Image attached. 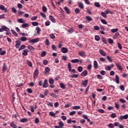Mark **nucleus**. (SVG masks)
<instances>
[{
    "label": "nucleus",
    "instance_id": "c03bdc74",
    "mask_svg": "<svg viewBox=\"0 0 128 128\" xmlns=\"http://www.w3.org/2000/svg\"><path fill=\"white\" fill-rule=\"evenodd\" d=\"M110 30L112 32L114 33V32H118V29L114 28V29H112Z\"/></svg>",
    "mask_w": 128,
    "mask_h": 128
},
{
    "label": "nucleus",
    "instance_id": "20e7f679",
    "mask_svg": "<svg viewBox=\"0 0 128 128\" xmlns=\"http://www.w3.org/2000/svg\"><path fill=\"white\" fill-rule=\"evenodd\" d=\"M36 33L34 34V36H38V34H40V32H42V30L40 27H36Z\"/></svg>",
    "mask_w": 128,
    "mask_h": 128
},
{
    "label": "nucleus",
    "instance_id": "6ab92c4d",
    "mask_svg": "<svg viewBox=\"0 0 128 128\" xmlns=\"http://www.w3.org/2000/svg\"><path fill=\"white\" fill-rule=\"evenodd\" d=\"M99 52H100V54H102V56H106V53L104 52L102 50L100 49L99 50Z\"/></svg>",
    "mask_w": 128,
    "mask_h": 128
},
{
    "label": "nucleus",
    "instance_id": "b1692460",
    "mask_svg": "<svg viewBox=\"0 0 128 128\" xmlns=\"http://www.w3.org/2000/svg\"><path fill=\"white\" fill-rule=\"evenodd\" d=\"M116 82L117 84H120V77H118V76L116 75Z\"/></svg>",
    "mask_w": 128,
    "mask_h": 128
},
{
    "label": "nucleus",
    "instance_id": "e433bc0d",
    "mask_svg": "<svg viewBox=\"0 0 128 128\" xmlns=\"http://www.w3.org/2000/svg\"><path fill=\"white\" fill-rule=\"evenodd\" d=\"M80 8H76L75 10H74V12L76 14H80Z\"/></svg>",
    "mask_w": 128,
    "mask_h": 128
},
{
    "label": "nucleus",
    "instance_id": "4468645a",
    "mask_svg": "<svg viewBox=\"0 0 128 128\" xmlns=\"http://www.w3.org/2000/svg\"><path fill=\"white\" fill-rule=\"evenodd\" d=\"M0 10H4V12H8V10H6V8L4 5H0Z\"/></svg>",
    "mask_w": 128,
    "mask_h": 128
},
{
    "label": "nucleus",
    "instance_id": "052dcab7",
    "mask_svg": "<svg viewBox=\"0 0 128 128\" xmlns=\"http://www.w3.org/2000/svg\"><path fill=\"white\" fill-rule=\"evenodd\" d=\"M46 51H44L41 54V56L42 57L46 56Z\"/></svg>",
    "mask_w": 128,
    "mask_h": 128
},
{
    "label": "nucleus",
    "instance_id": "aec40b11",
    "mask_svg": "<svg viewBox=\"0 0 128 128\" xmlns=\"http://www.w3.org/2000/svg\"><path fill=\"white\" fill-rule=\"evenodd\" d=\"M28 121V119L26 118H22L20 120V122H26Z\"/></svg>",
    "mask_w": 128,
    "mask_h": 128
},
{
    "label": "nucleus",
    "instance_id": "5fc2aeb1",
    "mask_svg": "<svg viewBox=\"0 0 128 128\" xmlns=\"http://www.w3.org/2000/svg\"><path fill=\"white\" fill-rule=\"evenodd\" d=\"M45 44H46V46H50V40H48V39H46L45 41Z\"/></svg>",
    "mask_w": 128,
    "mask_h": 128
},
{
    "label": "nucleus",
    "instance_id": "9b49d317",
    "mask_svg": "<svg viewBox=\"0 0 128 128\" xmlns=\"http://www.w3.org/2000/svg\"><path fill=\"white\" fill-rule=\"evenodd\" d=\"M60 50H61L62 52H63V54H66V52H68V48H64V47L61 48Z\"/></svg>",
    "mask_w": 128,
    "mask_h": 128
},
{
    "label": "nucleus",
    "instance_id": "49530a36",
    "mask_svg": "<svg viewBox=\"0 0 128 128\" xmlns=\"http://www.w3.org/2000/svg\"><path fill=\"white\" fill-rule=\"evenodd\" d=\"M94 6H96V8H100V3L98 2H96L94 3Z\"/></svg>",
    "mask_w": 128,
    "mask_h": 128
},
{
    "label": "nucleus",
    "instance_id": "f8f14e48",
    "mask_svg": "<svg viewBox=\"0 0 128 128\" xmlns=\"http://www.w3.org/2000/svg\"><path fill=\"white\" fill-rule=\"evenodd\" d=\"M88 76V71L85 70L80 74L81 76Z\"/></svg>",
    "mask_w": 128,
    "mask_h": 128
},
{
    "label": "nucleus",
    "instance_id": "09e8293b",
    "mask_svg": "<svg viewBox=\"0 0 128 128\" xmlns=\"http://www.w3.org/2000/svg\"><path fill=\"white\" fill-rule=\"evenodd\" d=\"M40 16H42V18H46V14H44V13H42V12H40Z\"/></svg>",
    "mask_w": 128,
    "mask_h": 128
},
{
    "label": "nucleus",
    "instance_id": "a19ab883",
    "mask_svg": "<svg viewBox=\"0 0 128 128\" xmlns=\"http://www.w3.org/2000/svg\"><path fill=\"white\" fill-rule=\"evenodd\" d=\"M101 16H103V18H105L107 17L106 14L104 12H102Z\"/></svg>",
    "mask_w": 128,
    "mask_h": 128
},
{
    "label": "nucleus",
    "instance_id": "39448f33",
    "mask_svg": "<svg viewBox=\"0 0 128 128\" xmlns=\"http://www.w3.org/2000/svg\"><path fill=\"white\" fill-rule=\"evenodd\" d=\"M40 41V38H36L34 39H32L31 40H30L28 41V42H30V44L32 43V44H34L36 42H38Z\"/></svg>",
    "mask_w": 128,
    "mask_h": 128
},
{
    "label": "nucleus",
    "instance_id": "a18cd8bd",
    "mask_svg": "<svg viewBox=\"0 0 128 128\" xmlns=\"http://www.w3.org/2000/svg\"><path fill=\"white\" fill-rule=\"evenodd\" d=\"M32 24L34 26H38V22H32Z\"/></svg>",
    "mask_w": 128,
    "mask_h": 128
},
{
    "label": "nucleus",
    "instance_id": "bf43d9fd",
    "mask_svg": "<svg viewBox=\"0 0 128 128\" xmlns=\"http://www.w3.org/2000/svg\"><path fill=\"white\" fill-rule=\"evenodd\" d=\"M43 64H44V66H46L48 64V62L46 60H43Z\"/></svg>",
    "mask_w": 128,
    "mask_h": 128
},
{
    "label": "nucleus",
    "instance_id": "f03ea898",
    "mask_svg": "<svg viewBox=\"0 0 128 128\" xmlns=\"http://www.w3.org/2000/svg\"><path fill=\"white\" fill-rule=\"evenodd\" d=\"M10 32V28L6 26H2V28H0V32Z\"/></svg>",
    "mask_w": 128,
    "mask_h": 128
},
{
    "label": "nucleus",
    "instance_id": "69168bd1",
    "mask_svg": "<svg viewBox=\"0 0 128 128\" xmlns=\"http://www.w3.org/2000/svg\"><path fill=\"white\" fill-rule=\"evenodd\" d=\"M21 42H26V37H22L20 38Z\"/></svg>",
    "mask_w": 128,
    "mask_h": 128
},
{
    "label": "nucleus",
    "instance_id": "72a5a7b5",
    "mask_svg": "<svg viewBox=\"0 0 128 128\" xmlns=\"http://www.w3.org/2000/svg\"><path fill=\"white\" fill-rule=\"evenodd\" d=\"M11 32L12 34H14V36H18V33H16V32L14 31V30H12Z\"/></svg>",
    "mask_w": 128,
    "mask_h": 128
},
{
    "label": "nucleus",
    "instance_id": "f3484780",
    "mask_svg": "<svg viewBox=\"0 0 128 128\" xmlns=\"http://www.w3.org/2000/svg\"><path fill=\"white\" fill-rule=\"evenodd\" d=\"M48 80H45L43 84V88H48Z\"/></svg>",
    "mask_w": 128,
    "mask_h": 128
},
{
    "label": "nucleus",
    "instance_id": "f257e3e1",
    "mask_svg": "<svg viewBox=\"0 0 128 128\" xmlns=\"http://www.w3.org/2000/svg\"><path fill=\"white\" fill-rule=\"evenodd\" d=\"M68 71L70 72H71L72 74H76V71L75 69H72V64L70 62L68 63Z\"/></svg>",
    "mask_w": 128,
    "mask_h": 128
},
{
    "label": "nucleus",
    "instance_id": "2f4dec72",
    "mask_svg": "<svg viewBox=\"0 0 128 128\" xmlns=\"http://www.w3.org/2000/svg\"><path fill=\"white\" fill-rule=\"evenodd\" d=\"M10 126H12V128H16L18 127L16 126V124H14V122H11L10 124Z\"/></svg>",
    "mask_w": 128,
    "mask_h": 128
},
{
    "label": "nucleus",
    "instance_id": "1a4fd4ad",
    "mask_svg": "<svg viewBox=\"0 0 128 128\" xmlns=\"http://www.w3.org/2000/svg\"><path fill=\"white\" fill-rule=\"evenodd\" d=\"M6 70H8V66H6V64L4 63L3 67H2L3 72H6Z\"/></svg>",
    "mask_w": 128,
    "mask_h": 128
},
{
    "label": "nucleus",
    "instance_id": "4be33fe9",
    "mask_svg": "<svg viewBox=\"0 0 128 128\" xmlns=\"http://www.w3.org/2000/svg\"><path fill=\"white\" fill-rule=\"evenodd\" d=\"M28 52H30V51H28V50H24V51L22 53V56H28Z\"/></svg>",
    "mask_w": 128,
    "mask_h": 128
},
{
    "label": "nucleus",
    "instance_id": "a878e982",
    "mask_svg": "<svg viewBox=\"0 0 128 128\" xmlns=\"http://www.w3.org/2000/svg\"><path fill=\"white\" fill-rule=\"evenodd\" d=\"M27 64L28 66L32 67V62L30 60H26Z\"/></svg>",
    "mask_w": 128,
    "mask_h": 128
},
{
    "label": "nucleus",
    "instance_id": "7ed1b4c3",
    "mask_svg": "<svg viewBox=\"0 0 128 128\" xmlns=\"http://www.w3.org/2000/svg\"><path fill=\"white\" fill-rule=\"evenodd\" d=\"M58 124H59V126H54V128H62L64 126V122L62 121H60V122H58Z\"/></svg>",
    "mask_w": 128,
    "mask_h": 128
},
{
    "label": "nucleus",
    "instance_id": "9d476101",
    "mask_svg": "<svg viewBox=\"0 0 128 128\" xmlns=\"http://www.w3.org/2000/svg\"><path fill=\"white\" fill-rule=\"evenodd\" d=\"M16 44L15 45V46L16 48H18L20 46V40H18L16 42Z\"/></svg>",
    "mask_w": 128,
    "mask_h": 128
},
{
    "label": "nucleus",
    "instance_id": "423d86ee",
    "mask_svg": "<svg viewBox=\"0 0 128 128\" xmlns=\"http://www.w3.org/2000/svg\"><path fill=\"white\" fill-rule=\"evenodd\" d=\"M120 120H128V114H125L124 116H120L118 118Z\"/></svg>",
    "mask_w": 128,
    "mask_h": 128
},
{
    "label": "nucleus",
    "instance_id": "c9c22d12",
    "mask_svg": "<svg viewBox=\"0 0 128 128\" xmlns=\"http://www.w3.org/2000/svg\"><path fill=\"white\" fill-rule=\"evenodd\" d=\"M78 70L79 72H82V66H80L78 68Z\"/></svg>",
    "mask_w": 128,
    "mask_h": 128
},
{
    "label": "nucleus",
    "instance_id": "f704fd0d",
    "mask_svg": "<svg viewBox=\"0 0 128 128\" xmlns=\"http://www.w3.org/2000/svg\"><path fill=\"white\" fill-rule=\"evenodd\" d=\"M110 118H116V113H112L110 116Z\"/></svg>",
    "mask_w": 128,
    "mask_h": 128
},
{
    "label": "nucleus",
    "instance_id": "e2e57ef3",
    "mask_svg": "<svg viewBox=\"0 0 128 128\" xmlns=\"http://www.w3.org/2000/svg\"><path fill=\"white\" fill-rule=\"evenodd\" d=\"M52 48L53 50H56V46L54 44L52 46Z\"/></svg>",
    "mask_w": 128,
    "mask_h": 128
},
{
    "label": "nucleus",
    "instance_id": "4d7b16f0",
    "mask_svg": "<svg viewBox=\"0 0 128 128\" xmlns=\"http://www.w3.org/2000/svg\"><path fill=\"white\" fill-rule=\"evenodd\" d=\"M50 24V22L48 20L45 22V25L46 26H48Z\"/></svg>",
    "mask_w": 128,
    "mask_h": 128
},
{
    "label": "nucleus",
    "instance_id": "680f3d73",
    "mask_svg": "<svg viewBox=\"0 0 128 128\" xmlns=\"http://www.w3.org/2000/svg\"><path fill=\"white\" fill-rule=\"evenodd\" d=\"M98 112H100V114H104V110L102 109H98Z\"/></svg>",
    "mask_w": 128,
    "mask_h": 128
},
{
    "label": "nucleus",
    "instance_id": "4c0bfd02",
    "mask_svg": "<svg viewBox=\"0 0 128 128\" xmlns=\"http://www.w3.org/2000/svg\"><path fill=\"white\" fill-rule=\"evenodd\" d=\"M108 43L110 44H114V40H112V39L110 38H109L108 39Z\"/></svg>",
    "mask_w": 128,
    "mask_h": 128
},
{
    "label": "nucleus",
    "instance_id": "6e6d98bb",
    "mask_svg": "<svg viewBox=\"0 0 128 128\" xmlns=\"http://www.w3.org/2000/svg\"><path fill=\"white\" fill-rule=\"evenodd\" d=\"M76 114V112L73 111V112H70L69 114H70V116H74V115Z\"/></svg>",
    "mask_w": 128,
    "mask_h": 128
},
{
    "label": "nucleus",
    "instance_id": "8fccbe9b",
    "mask_svg": "<svg viewBox=\"0 0 128 128\" xmlns=\"http://www.w3.org/2000/svg\"><path fill=\"white\" fill-rule=\"evenodd\" d=\"M18 22H20V24H24V20H22V18H19L18 20Z\"/></svg>",
    "mask_w": 128,
    "mask_h": 128
},
{
    "label": "nucleus",
    "instance_id": "603ef678",
    "mask_svg": "<svg viewBox=\"0 0 128 128\" xmlns=\"http://www.w3.org/2000/svg\"><path fill=\"white\" fill-rule=\"evenodd\" d=\"M22 28H28V24L27 23L22 24Z\"/></svg>",
    "mask_w": 128,
    "mask_h": 128
},
{
    "label": "nucleus",
    "instance_id": "a211bd4d",
    "mask_svg": "<svg viewBox=\"0 0 128 128\" xmlns=\"http://www.w3.org/2000/svg\"><path fill=\"white\" fill-rule=\"evenodd\" d=\"M94 66L95 70H96V68H98V62L96 60H94Z\"/></svg>",
    "mask_w": 128,
    "mask_h": 128
},
{
    "label": "nucleus",
    "instance_id": "cd10ccee",
    "mask_svg": "<svg viewBox=\"0 0 128 128\" xmlns=\"http://www.w3.org/2000/svg\"><path fill=\"white\" fill-rule=\"evenodd\" d=\"M60 86L62 90H66V85L64 83H60Z\"/></svg>",
    "mask_w": 128,
    "mask_h": 128
},
{
    "label": "nucleus",
    "instance_id": "ddd939ff",
    "mask_svg": "<svg viewBox=\"0 0 128 128\" xmlns=\"http://www.w3.org/2000/svg\"><path fill=\"white\" fill-rule=\"evenodd\" d=\"M78 6L80 8H81V10H84V4L82 2H79L78 3Z\"/></svg>",
    "mask_w": 128,
    "mask_h": 128
},
{
    "label": "nucleus",
    "instance_id": "473e14b6",
    "mask_svg": "<svg viewBox=\"0 0 128 128\" xmlns=\"http://www.w3.org/2000/svg\"><path fill=\"white\" fill-rule=\"evenodd\" d=\"M78 59H74L71 60V62H72L73 64H76V62H78Z\"/></svg>",
    "mask_w": 128,
    "mask_h": 128
},
{
    "label": "nucleus",
    "instance_id": "393cba45",
    "mask_svg": "<svg viewBox=\"0 0 128 128\" xmlns=\"http://www.w3.org/2000/svg\"><path fill=\"white\" fill-rule=\"evenodd\" d=\"M64 10L67 14H70V10L66 6L64 8Z\"/></svg>",
    "mask_w": 128,
    "mask_h": 128
},
{
    "label": "nucleus",
    "instance_id": "0e129e2a",
    "mask_svg": "<svg viewBox=\"0 0 128 128\" xmlns=\"http://www.w3.org/2000/svg\"><path fill=\"white\" fill-rule=\"evenodd\" d=\"M94 30H100V28L98 26H94Z\"/></svg>",
    "mask_w": 128,
    "mask_h": 128
},
{
    "label": "nucleus",
    "instance_id": "774afa93",
    "mask_svg": "<svg viewBox=\"0 0 128 128\" xmlns=\"http://www.w3.org/2000/svg\"><path fill=\"white\" fill-rule=\"evenodd\" d=\"M102 42L105 44H106V38H102Z\"/></svg>",
    "mask_w": 128,
    "mask_h": 128
},
{
    "label": "nucleus",
    "instance_id": "3c124183",
    "mask_svg": "<svg viewBox=\"0 0 128 128\" xmlns=\"http://www.w3.org/2000/svg\"><path fill=\"white\" fill-rule=\"evenodd\" d=\"M106 58L109 60L110 62H112V58L110 56H107Z\"/></svg>",
    "mask_w": 128,
    "mask_h": 128
},
{
    "label": "nucleus",
    "instance_id": "6e6552de",
    "mask_svg": "<svg viewBox=\"0 0 128 128\" xmlns=\"http://www.w3.org/2000/svg\"><path fill=\"white\" fill-rule=\"evenodd\" d=\"M38 70L36 69L34 74V78H38Z\"/></svg>",
    "mask_w": 128,
    "mask_h": 128
},
{
    "label": "nucleus",
    "instance_id": "dca6fc26",
    "mask_svg": "<svg viewBox=\"0 0 128 128\" xmlns=\"http://www.w3.org/2000/svg\"><path fill=\"white\" fill-rule=\"evenodd\" d=\"M49 18H50V20H51V22H54H54H56V19L54 16H52V15L49 16Z\"/></svg>",
    "mask_w": 128,
    "mask_h": 128
},
{
    "label": "nucleus",
    "instance_id": "79ce46f5",
    "mask_svg": "<svg viewBox=\"0 0 128 128\" xmlns=\"http://www.w3.org/2000/svg\"><path fill=\"white\" fill-rule=\"evenodd\" d=\"M71 78H78V74H74L70 76Z\"/></svg>",
    "mask_w": 128,
    "mask_h": 128
},
{
    "label": "nucleus",
    "instance_id": "13d9d810",
    "mask_svg": "<svg viewBox=\"0 0 128 128\" xmlns=\"http://www.w3.org/2000/svg\"><path fill=\"white\" fill-rule=\"evenodd\" d=\"M26 90L29 94H32V90L30 88H28Z\"/></svg>",
    "mask_w": 128,
    "mask_h": 128
},
{
    "label": "nucleus",
    "instance_id": "c85d7f7f",
    "mask_svg": "<svg viewBox=\"0 0 128 128\" xmlns=\"http://www.w3.org/2000/svg\"><path fill=\"white\" fill-rule=\"evenodd\" d=\"M26 45L24 44H22V46H20V48H18V50L20 51V50H24V48H26Z\"/></svg>",
    "mask_w": 128,
    "mask_h": 128
},
{
    "label": "nucleus",
    "instance_id": "c756f323",
    "mask_svg": "<svg viewBox=\"0 0 128 128\" xmlns=\"http://www.w3.org/2000/svg\"><path fill=\"white\" fill-rule=\"evenodd\" d=\"M42 10L44 12H48V8L46 6H44L42 8Z\"/></svg>",
    "mask_w": 128,
    "mask_h": 128
},
{
    "label": "nucleus",
    "instance_id": "bb28decb",
    "mask_svg": "<svg viewBox=\"0 0 128 128\" xmlns=\"http://www.w3.org/2000/svg\"><path fill=\"white\" fill-rule=\"evenodd\" d=\"M86 20H88V22H90L92 21V18H90V16H86Z\"/></svg>",
    "mask_w": 128,
    "mask_h": 128
},
{
    "label": "nucleus",
    "instance_id": "864d4df0",
    "mask_svg": "<svg viewBox=\"0 0 128 128\" xmlns=\"http://www.w3.org/2000/svg\"><path fill=\"white\" fill-rule=\"evenodd\" d=\"M108 126L109 128H114V124L110 123L108 125Z\"/></svg>",
    "mask_w": 128,
    "mask_h": 128
},
{
    "label": "nucleus",
    "instance_id": "ea45409f",
    "mask_svg": "<svg viewBox=\"0 0 128 128\" xmlns=\"http://www.w3.org/2000/svg\"><path fill=\"white\" fill-rule=\"evenodd\" d=\"M54 82V79H52V78H50L49 80V83L50 84H52Z\"/></svg>",
    "mask_w": 128,
    "mask_h": 128
},
{
    "label": "nucleus",
    "instance_id": "37998d69",
    "mask_svg": "<svg viewBox=\"0 0 128 128\" xmlns=\"http://www.w3.org/2000/svg\"><path fill=\"white\" fill-rule=\"evenodd\" d=\"M100 40V38L98 36L96 35L95 36V40H96L97 42H98V40Z\"/></svg>",
    "mask_w": 128,
    "mask_h": 128
},
{
    "label": "nucleus",
    "instance_id": "7c9ffc66",
    "mask_svg": "<svg viewBox=\"0 0 128 128\" xmlns=\"http://www.w3.org/2000/svg\"><path fill=\"white\" fill-rule=\"evenodd\" d=\"M49 36L52 40H54V38H56V36H54V34H50L49 35Z\"/></svg>",
    "mask_w": 128,
    "mask_h": 128
},
{
    "label": "nucleus",
    "instance_id": "5701e85b",
    "mask_svg": "<svg viewBox=\"0 0 128 128\" xmlns=\"http://www.w3.org/2000/svg\"><path fill=\"white\" fill-rule=\"evenodd\" d=\"M78 54L80 56H86V52L82 51L78 52Z\"/></svg>",
    "mask_w": 128,
    "mask_h": 128
},
{
    "label": "nucleus",
    "instance_id": "0eeeda50",
    "mask_svg": "<svg viewBox=\"0 0 128 128\" xmlns=\"http://www.w3.org/2000/svg\"><path fill=\"white\" fill-rule=\"evenodd\" d=\"M88 80H82V86H84V88L88 86Z\"/></svg>",
    "mask_w": 128,
    "mask_h": 128
},
{
    "label": "nucleus",
    "instance_id": "58836bf2",
    "mask_svg": "<svg viewBox=\"0 0 128 128\" xmlns=\"http://www.w3.org/2000/svg\"><path fill=\"white\" fill-rule=\"evenodd\" d=\"M80 106H72L73 110H80Z\"/></svg>",
    "mask_w": 128,
    "mask_h": 128
},
{
    "label": "nucleus",
    "instance_id": "de8ad7c7",
    "mask_svg": "<svg viewBox=\"0 0 128 128\" xmlns=\"http://www.w3.org/2000/svg\"><path fill=\"white\" fill-rule=\"evenodd\" d=\"M101 22H102V24H108V22H106V21L104 19L101 20Z\"/></svg>",
    "mask_w": 128,
    "mask_h": 128
},
{
    "label": "nucleus",
    "instance_id": "412c9836",
    "mask_svg": "<svg viewBox=\"0 0 128 128\" xmlns=\"http://www.w3.org/2000/svg\"><path fill=\"white\" fill-rule=\"evenodd\" d=\"M44 73L45 74H48V72H50V68L49 67H46L44 68Z\"/></svg>",
    "mask_w": 128,
    "mask_h": 128
},
{
    "label": "nucleus",
    "instance_id": "2eb2a0df",
    "mask_svg": "<svg viewBox=\"0 0 128 128\" xmlns=\"http://www.w3.org/2000/svg\"><path fill=\"white\" fill-rule=\"evenodd\" d=\"M115 64L119 70H122V66H120V64L115 62Z\"/></svg>",
    "mask_w": 128,
    "mask_h": 128
},
{
    "label": "nucleus",
    "instance_id": "338daca9",
    "mask_svg": "<svg viewBox=\"0 0 128 128\" xmlns=\"http://www.w3.org/2000/svg\"><path fill=\"white\" fill-rule=\"evenodd\" d=\"M6 54V50L2 51L0 53V56H4Z\"/></svg>",
    "mask_w": 128,
    "mask_h": 128
}]
</instances>
